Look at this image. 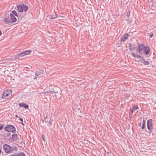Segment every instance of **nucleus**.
<instances>
[{
	"mask_svg": "<svg viewBox=\"0 0 156 156\" xmlns=\"http://www.w3.org/2000/svg\"><path fill=\"white\" fill-rule=\"evenodd\" d=\"M150 48L147 46H144L143 44H139L137 52L140 55H148L150 53Z\"/></svg>",
	"mask_w": 156,
	"mask_h": 156,
	"instance_id": "f257e3e1",
	"label": "nucleus"
},
{
	"mask_svg": "<svg viewBox=\"0 0 156 156\" xmlns=\"http://www.w3.org/2000/svg\"><path fill=\"white\" fill-rule=\"evenodd\" d=\"M5 130L8 132H12L15 133L16 132L15 127L12 125H8L5 126L4 128Z\"/></svg>",
	"mask_w": 156,
	"mask_h": 156,
	"instance_id": "f03ea898",
	"label": "nucleus"
},
{
	"mask_svg": "<svg viewBox=\"0 0 156 156\" xmlns=\"http://www.w3.org/2000/svg\"><path fill=\"white\" fill-rule=\"evenodd\" d=\"M3 148L5 152L6 153H10L14 150L12 147L6 144H5L3 145Z\"/></svg>",
	"mask_w": 156,
	"mask_h": 156,
	"instance_id": "7ed1b4c3",
	"label": "nucleus"
},
{
	"mask_svg": "<svg viewBox=\"0 0 156 156\" xmlns=\"http://www.w3.org/2000/svg\"><path fill=\"white\" fill-rule=\"evenodd\" d=\"M153 120L152 119H149L147 121V128L149 130V133L152 132L153 129V126L152 124Z\"/></svg>",
	"mask_w": 156,
	"mask_h": 156,
	"instance_id": "20e7f679",
	"label": "nucleus"
},
{
	"mask_svg": "<svg viewBox=\"0 0 156 156\" xmlns=\"http://www.w3.org/2000/svg\"><path fill=\"white\" fill-rule=\"evenodd\" d=\"M12 95V90H8L3 92L2 94V98H8L7 97L9 95Z\"/></svg>",
	"mask_w": 156,
	"mask_h": 156,
	"instance_id": "39448f33",
	"label": "nucleus"
},
{
	"mask_svg": "<svg viewBox=\"0 0 156 156\" xmlns=\"http://www.w3.org/2000/svg\"><path fill=\"white\" fill-rule=\"evenodd\" d=\"M31 51L30 50L25 51L19 54L15 58V60H16L19 58L20 57H22L25 55H27L31 53Z\"/></svg>",
	"mask_w": 156,
	"mask_h": 156,
	"instance_id": "423d86ee",
	"label": "nucleus"
},
{
	"mask_svg": "<svg viewBox=\"0 0 156 156\" xmlns=\"http://www.w3.org/2000/svg\"><path fill=\"white\" fill-rule=\"evenodd\" d=\"M129 35L128 34H126L123 35L120 39L121 41L125 42L128 39Z\"/></svg>",
	"mask_w": 156,
	"mask_h": 156,
	"instance_id": "0eeeda50",
	"label": "nucleus"
},
{
	"mask_svg": "<svg viewBox=\"0 0 156 156\" xmlns=\"http://www.w3.org/2000/svg\"><path fill=\"white\" fill-rule=\"evenodd\" d=\"M140 61L143 63L144 65H149L150 62L149 61H147L145 60L144 57L141 56L140 59Z\"/></svg>",
	"mask_w": 156,
	"mask_h": 156,
	"instance_id": "6e6552de",
	"label": "nucleus"
},
{
	"mask_svg": "<svg viewBox=\"0 0 156 156\" xmlns=\"http://www.w3.org/2000/svg\"><path fill=\"white\" fill-rule=\"evenodd\" d=\"M44 71L42 70H39L37 71L35 73V75L37 77H41L42 76V75L43 74Z\"/></svg>",
	"mask_w": 156,
	"mask_h": 156,
	"instance_id": "1a4fd4ad",
	"label": "nucleus"
},
{
	"mask_svg": "<svg viewBox=\"0 0 156 156\" xmlns=\"http://www.w3.org/2000/svg\"><path fill=\"white\" fill-rule=\"evenodd\" d=\"M10 18L12 23H15L17 19L15 17L14 15L12 13H10L9 15Z\"/></svg>",
	"mask_w": 156,
	"mask_h": 156,
	"instance_id": "9d476101",
	"label": "nucleus"
},
{
	"mask_svg": "<svg viewBox=\"0 0 156 156\" xmlns=\"http://www.w3.org/2000/svg\"><path fill=\"white\" fill-rule=\"evenodd\" d=\"M57 15L55 12H54L53 14L51 15H48L47 17L48 18L50 19H54L56 18L57 17Z\"/></svg>",
	"mask_w": 156,
	"mask_h": 156,
	"instance_id": "9b49d317",
	"label": "nucleus"
},
{
	"mask_svg": "<svg viewBox=\"0 0 156 156\" xmlns=\"http://www.w3.org/2000/svg\"><path fill=\"white\" fill-rule=\"evenodd\" d=\"M12 139L14 141H16L18 139V135L17 134L14 133L12 135Z\"/></svg>",
	"mask_w": 156,
	"mask_h": 156,
	"instance_id": "f8f14e48",
	"label": "nucleus"
},
{
	"mask_svg": "<svg viewBox=\"0 0 156 156\" xmlns=\"http://www.w3.org/2000/svg\"><path fill=\"white\" fill-rule=\"evenodd\" d=\"M19 106L21 107H23L25 108H27L29 107L28 105H27L25 103H20L19 104Z\"/></svg>",
	"mask_w": 156,
	"mask_h": 156,
	"instance_id": "ddd939ff",
	"label": "nucleus"
},
{
	"mask_svg": "<svg viewBox=\"0 0 156 156\" xmlns=\"http://www.w3.org/2000/svg\"><path fill=\"white\" fill-rule=\"evenodd\" d=\"M17 8L18 10L20 12H23V7L20 5H18L17 6Z\"/></svg>",
	"mask_w": 156,
	"mask_h": 156,
	"instance_id": "4468645a",
	"label": "nucleus"
},
{
	"mask_svg": "<svg viewBox=\"0 0 156 156\" xmlns=\"http://www.w3.org/2000/svg\"><path fill=\"white\" fill-rule=\"evenodd\" d=\"M138 108L139 107L135 105L133 106L132 108L131 109L132 113H133L135 110L138 109Z\"/></svg>",
	"mask_w": 156,
	"mask_h": 156,
	"instance_id": "2eb2a0df",
	"label": "nucleus"
},
{
	"mask_svg": "<svg viewBox=\"0 0 156 156\" xmlns=\"http://www.w3.org/2000/svg\"><path fill=\"white\" fill-rule=\"evenodd\" d=\"M135 58H140L141 56L140 55H137L136 54L133 53L131 54Z\"/></svg>",
	"mask_w": 156,
	"mask_h": 156,
	"instance_id": "dca6fc26",
	"label": "nucleus"
},
{
	"mask_svg": "<svg viewBox=\"0 0 156 156\" xmlns=\"http://www.w3.org/2000/svg\"><path fill=\"white\" fill-rule=\"evenodd\" d=\"M5 23L7 24L11 23L12 22L10 19L8 18H6L5 19Z\"/></svg>",
	"mask_w": 156,
	"mask_h": 156,
	"instance_id": "f3484780",
	"label": "nucleus"
},
{
	"mask_svg": "<svg viewBox=\"0 0 156 156\" xmlns=\"http://www.w3.org/2000/svg\"><path fill=\"white\" fill-rule=\"evenodd\" d=\"M146 120L145 119H144L143 122H142V129H144L145 128V124L146 123Z\"/></svg>",
	"mask_w": 156,
	"mask_h": 156,
	"instance_id": "a211bd4d",
	"label": "nucleus"
},
{
	"mask_svg": "<svg viewBox=\"0 0 156 156\" xmlns=\"http://www.w3.org/2000/svg\"><path fill=\"white\" fill-rule=\"evenodd\" d=\"M23 10H24L25 12L28 9L26 5H23Z\"/></svg>",
	"mask_w": 156,
	"mask_h": 156,
	"instance_id": "6ab92c4d",
	"label": "nucleus"
},
{
	"mask_svg": "<svg viewBox=\"0 0 156 156\" xmlns=\"http://www.w3.org/2000/svg\"><path fill=\"white\" fill-rule=\"evenodd\" d=\"M12 14L15 15V16L18 17V14L16 11L15 10H13L12 11Z\"/></svg>",
	"mask_w": 156,
	"mask_h": 156,
	"instance_id": "aec40b11",
	"label": "nucleus"
},
{
	"mask_svg": "<svg viewBox=\"0 0 156 156\" xmlns=\"http://www.w3.org/2000/svg\"><path fill=\"white\" fill-rule=\"evenodd\" d=\"M129 50L131 51H132L134 48L133 46H132L131 45L129 44Z\"/></svg>",
	"mask_w": 156,
	"mask_h": 156,
	"instance_id": "412c9836",
	"label": "nucleus"
},
{
	"mask_svg": "<svg viewBox=\"0 0 156 156\" xmlns=\"http://www.w3.org/2000/svg\"><path fill=\"white\" fill-rule=\"evenodd\" d=\"M53 120L51 119L50 120H49V121L48 122V126H51L52 125V122L53 121Z\"/></svg>",
	"mask_w": 156,
	"mask_h": 156,
	"instance_id": "4be33fe9",
	"label": "nucleus"
},
{
	"mask_svg": "<svg viewBox=\"0 0 156 156\" xmlns=\"http://www.w3.org/2000/svg\"><path fill=\"white\" fill-rule=\"evenodd\" d=\"M4 127V124H1L0 123V130L2 129Z\"/></svg>",
	"mask_w": 156,
	"mask_h": 156,
	"instance_id": "5701e85b",
	"label": "nucleus"
},
{
	"mask_svg": "<svg viewBox=\"0 0 156 156\" xmlns=\"http://www.w3.org/2000/svg\"><path fill=\"white\" fill-rule=\"evenodd\" d=\"M18 154L19 156H25V154L23 152H21Z\"/></svg>",
	"mask_w": 156,
	"mask_h": 156,
	"instance_id": "b1692460",
	"label": "nucleus"
},
{
	"mask_svg": "<svg viewBox=\"0 0 156 156\" xmlns=\"http://www.w3.org/2000/svg\"><path fill=\"white\" fill-rule=\"evenodd\" d=\"M19 119L20 121H21V122H22V123H21L22 125H23V126H24V124L23 123V119L22 118H20Z\"/></svg>",
	"mask_w": 156,
	"mask_h": 156,
	"instance_id": "393cba45",
	"label": "nucleus"
},
{
	"mask_svg": "<svg viewBox=\"0 0 156 156\" xmlns=\"http://www.w3.org/2000/svg\"><path fill=\"white\" fill-rule=\"evenodd\" d=\"M53 92H54L55 93H56L54 91H53L51 90H48L47 91V93H53Z\"/></svg>",
	"mask_w": 156,
	"mask_h": 156,
	"instance_id": "a878e982",
	"label": "nucleus"
},
{
	"mask_svg": "<svg viewBox=\"0 0 156 156\" xmlns=\"http://www.w3.org/2000/svg\"><path fill=\"white\" fill-rule=\"evenodd\" d=\"M51 119H49L48 118H46L45 119V121L47 122H48L49 121V120H50Z\"/></svg>",
	"mask_w": 156,
	"mask_h": 156,
	"instance_id": "bb28decb",
	"label": "nucleus"
},
{
	"mask_svg": "<svg viewBox=\"0 0 156 156\" xmlns=\"http://www.w3.org/2000/svg\"><path fill=\"white\" fill-rule=\"evenodd\" d=\"M41 137L42 139V140H43L44 141H45V139L44 138V135L43 134H42L41 135Z\"/></svg>",
	"mask_w": 156,
	"mask_h": 156,
	"instance_id": "cd10ccee",
	"label": "nucleus"
},
{
	"mask_svg": "<svg viewBox=\"0 0 156 156\" xmlns=\"http://www.w3.org/2000/svg\"><path fill=\"white\" fill-rule=\"evenodd\" d=\"M153 34L152 33V32H151L150 33V35L149 37H152L153 36Z\"/></svg>",
	"mask_w": 156,
	"mask_h": 156,
	"instance_id": "c85d7f7f",
	"label": "nucleus"
},
{
	"mask_svg": "<svg viewBox=\"0 0 156 156\" xmlns=\"http://www.w3.org/2000/svg\"><path fill=\"white\" fill-rule=\"evenodd\" d=\"M130 15V12L129 11H128V12H127V17H128Z\"/></svg>",
	"mask_w": 156,
	"mask_h": 156,
	"instance_id": "c756f323",
	"label": "nucleus"
},
{
	"mask_svg": "<svg viewBox=\"0 0 156 156\" xmlns=\"http://www.w3.org/2000/svg\"><path fill=\"white\" fill-rule=\"evenodd\" d=\"M14 156H19L18 154H13Z\"/></svg>",
	"mask_w": 156,
	"mask_h": 156,
	"instance_id": "7c9ffc66",
	"label": "nucleus"
},
{
	"mask_svg": "<svg viewBox=\"0 0 156 156\" xmlns=\"http://www.w3.org/2000/svg\"><path fill=\"white\" fill-rule=\"evenodd\" d=\"M27 68H28L29 69H30V68H31L30 66L28 65L27 67H26Z\"/></svg>",
	"mask_w": 156,
	"mask_h": 156,
	"instance_id": "2f4dec72",
	"label": "nucleus"
},
{
	"mask_svg": "<svg viewBox=\"0 0 156 156\" xmlns=\"http://www.w3.org/2000/svg\"><path fill=\"white\" fill-rule=\"evenodd\" d=\"M10 133H8L7 134V136H10Z\"/></svg>",
	"mask_w": 156,
	"mask_h": 156,
	"instance_id": "473e14b6",
	"label": "nucleus"
},
{
	"mask_svg": "<svg viewBox=\"0 0 156 156\" xmlns=\"http://www.w3.org/2000/svg\"><path fill=\"white\" fill-rule=\"evenodd\" d=\"M141 125V123H139L138 126H140Z\"/></svg>",
	"mask_w": 156,
	"mask_h": 156,
	"instance_id": "72a5a7b5",
	"label": "nucleus"
},
{
	"mask_svg": "<svg viewBox=\"0 0 156 156\" xmlns=\"http://www.w3.org/2000/svg\"><path fill=\"white\" fill-rule=\"evenodd\" d=\"M8 156H14L13 154H11V155H9Z\"/></svg>",
	"mask_w": 156,
	"mask_h": 156,
	"instance_id": "f704fd0d",
	"label": "nucleus"
},
{
	"mask_svg": "<svg viewBox=\"0 0 156 156\" xmlns=\"http://www.w3.org/2000/svg\"><path fill=\"white\" fill-rule=\"evenodd\" d=\"M2 34V32L1 31H0V36Z\"/></svg>",
	"mask_w": 156,
	"mask_h": 156,
	"instance_id": "c9c22d12",
	"label": "nucleus"
},
{
	"mask_svg": "<svg viewBox=\"0 0 156 156\" xmlns=\"http://www.w3.org/2000/svg\"><path fill=\"white\" fill-rule=\"evenodd\" d=\"M15 117H18V116H17V115H15Z\"/></svg>",
	"mask_w": 156,
	"mask_h": 156,
	"instance_id": "e433bc0d",
	"label": "nucleus"
},
{
	"mask_svg": "<svg viewBox=\"0 0 156 156\" xmlns=\"http://www.w3.org/2000/svg\"><path fill=\"white\" fill-rule=\"evenodd\" d=\"M1 152H2V151H1V150L0 149V154H1Z\"/></svg>",
	"mask_w": 156,
	"mask_h": 156,
	"instance_id": "4c0bfd02",
	"label": "nucleus"
},
{
	"mask_svg": "<svg viewBox=\"0 0 156 156\" xmlns=\"http://www.w3.org/2000/svg\"><path fill=\"white\" fill-rule=\"evenodd\" d=\"M11 59H12V58H10L9 60L11 61L12 60Z\"/></svg>",
	"mask_w": 156,
	"mask_h": 156,
	"instance_id": "58836bf2",
	"label": "nucleus"
}]
</instances>
